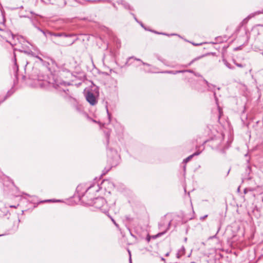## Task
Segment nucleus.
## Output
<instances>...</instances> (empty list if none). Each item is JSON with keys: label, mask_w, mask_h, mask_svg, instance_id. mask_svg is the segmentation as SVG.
<instances>
[{"label": "nucleus", "mask_w": 263, "mask_h": 263, "mask_svg": "<svg viewBox=\"0 0 263 263\" xmlns=\"http://www.w3.org/2000/svg\"><path fill=\"white\" fill-rule=\"evenodd\" d=\"M49 34L53 36L54 37H64V38H66L68 37H71L74 36V34H66L64 33H53V32H49ZM74 41H68L66 39H64L61 41L58 42V43H56L55 41H54V42L59 45L62 46H70L72 45L74 42Z\"/></svg>", "instance_id": "1"}, {"label": "nucleus", "mask_w": 263, "mask_h": 263, "mask_svg": "<svg viewBox=\"0 0 263 263\" xmlns=\"http://www.w3.org/2000/svg\"><path fill=\"white\" fill-rule=\"evenodd\" d=\"M90 203L95 208L100 209L104 213H106L108 211L106 201L105 199L102 197L96 198Z\"/></svg>", "instance_id": "2"}, {"label": "nucleus", "mask_w": 263, "mask_h": 263, "mask_svg": "<svg viewBox=\"0 0 263 263\" xmlns=\"http://www.w3.org/2000/svg\"><path fill=\"white\" fill-rule=\"evenodd\" d=\"M85 98L86 100L91 105H95L96 104L97 101L93 92L91 91H88L85 95Z\"/></svg>", "instance_id": "3"}, {"label": "nucleus", "mask_w": 263, "mask_h": 263, "mask_svg": "<svg viewBox=\"0 0 263 263\" xmlns=\"http://www.w3.org/2000/svg\"><path fill=\"white\" fill-rule=\"evenodd\" d=\"M31 80H33V83L32 84V85L34 87H37V86H42V83L40 82L39 78H37L36 77H30L29 78Z\"/></svg>", "instance_id": "4"}, {"label": "nucleus", "mask_w": 263, "mask_h": 263, "mask_svg": "<svg viewBox=\"0 0 263 263\" xmlns=\"http://www.w3.org/2000/svg\"><path fill=\"white\" fill-rule=\"evenodd\" d=\"M185 249L184 247L182 246L180 249H179L176 254L177 257L179 258L185 254Z\"/></svg>", "instance_id": "5"}, {"label": "nucleus", "mask_w": 263, "mask_h": 263, "mask_svg": "<svg viewBox=\"0 0 263 263\" xmlns=\"http://www.w3.org/2000/svg\"><path fill=\"white\" fill-rule=\"evenodd\" d=\"M199 154H200V153H198V152H196V153H194L193 154L189 156L188 157H187L186 158L184 159L183 162L185 163L188 162L189 161H190L191 160V159H192L193 156H196V155H198Z\"/></svg>", "instance_id": "6"}, {"label": "nucleus", "mask_w": 263, "mask_h": 263, "mask_svg": "<svg viewBox=\"0 0 263 263\" xmlns=\"http://www.w3.org/2000/svg\"><path fill=\"white\" fill-rule=\"evenodd\" d=\"M224 64L229 69H233L234 68V67L232 66V65L225 59H223L222 60Z\"/></svg>", "instance_id": "7"}, {"label": "nucleus", "mask_w": 263, "mask_h": 263, "mask_svg": "<svg viewBox=\"0 0 263 263\" xmlns=\"http://www.w3.org/2000/svg\"><path fill=\"white\" fill-rule=\"evenodd\" d=\"M167 73H172V74H176L177 73H183V72H185V70H177V71H167Z\"/></svg>", "instance_id": "8"}, {"label": "nucleus", "mask_w": 263, "mask_h": 263, "mask_svg": "<svg viewBox=\"0 0 263 263\" xmlns=\"http://www.w3.org/2000/svg\"><path fill=\"white\" fill-rule=\"evenodd\" d=\"M134 59L135 60H137V61L141 62L142 63V64L144 65H147V66L149 65L148 64L142 62L140 59L134 58V57H131V58H128V61L130 60V59Z\"/></svg>", "instance_id": "9"}, {"label": "nucleus", "mask_w": 263, "mask_h": 263, "mask_svg": "<svg viewBox=\"0 0 263 263\" xmlns=\"http://www.w3.org/2000/svg\"><path fill=\"white\" fill-rule=\"evenodd\" d=\"M25 53H28V54H31V55L33 56V57H36L37 59H38L42 62L43 61V59L39 57V56L35 55L34 54V53L32 51H31L30 52H27L25 51Z\"/></svg>", "instance_id": "10"}, {"label": "nucleus", "mask_w": 263, "mask_h": 263, "mask_svg": "<svg viewBox=\"0 0 263 263\" xmlns=\"http://www.w3.org/2000/svg\"><path fill=\"white\" fill-rule=\"evenodd\" d=\"M96 187V191H98V187H99V186L98 185H97L96 186H95V185H92V186H89L88 189H87V190L86 191V192H87L88 190H90L91 188L92 187Z\"/></svg>", "instance_id": "11"}, {"label": "nucleus", "mask_w": 263, "mask_h": 263, "mask_svg": "<svg viewBox=\"0 0 263 263\" xmlns=\"http://www.w3.org/2000/svg\"><path fill=\"white\" fill-rule=\"evenodd\" d=\"M259 12H258L255 13L254 14H251L248 16V18H251L252 17L254 16L255 14H259Z\"/></svg>", "instance_id": "12"}, {"label": "nucleus", "mask_w": 263, "mask_h": 263, "mask_svg": "<svg viewBox=\"0 0 263 263\" xmlns=\"http://www.w3.org/2000/svg\"><path fill=\"white\" fill-rule=\"evenodd\" d=\"M123 5H124V6L125 8L130 9V7H129V5L128 4H126V3H124L123 4Z\"/></svg>", "instance_id": "13"}, {"label": "nucleus", "mask_w": 263, "mask_h": 263, "mask_svg": "<svg viewBox=\"0 0 263 263\" xmlns=\"http://www.w3.org/2000/svg\"><path fill=\"white\" fill-rule=\"evenodd\" d=\"M184 70H185V72H191V73H194V72L192 70H191V69Z\"/></svg>", "instance_id": "14"}, {"label": "nucleus", "mask_w": 263, "mask_h": 263, "mask_svg": "<svg viewBox=\"0 0 263 263\" xmlns=\"http://www.w3.org/2000/svg\"><path fill=\"white\" fill-rule=\"evenodd\" d=\"M236 65L237 66V67H243V65L241 64H239V63H235Z\"/></svg>", "instance_id": "15"}, {"label": "nucleus", "mask_w": 263, "mask_h": 263, "mask_svg": "<svg viewBox=\"0 0 263 263\" xmlns=\"http://www.w3.org/2000/svg\"><path fill=\"white\" fill-rule=\"evenodd\" d=\"M165 233V232H162V233H159L157 234V236H161L163 234H164V233Z\"/></svg>", "instance_id": "16"}, {"label": "nucleus", "mask_w": 263, "mask_h": 263, "mask_svg": "<svg viewBox=\"0 0 263 263\" xmlns=\"http://www.w3.org/2000/svg\"><path fill=\"white\" fill-rule=\"evenodd\" d=\"M208 217V215H206L204 216L203 217H201V218H200V219H201V220H203V219H205L206 217Z\"/></svg>", "instance_id": "17"}, {"label": "nucleus", "mask_w": 263, "mask_h": 263, "mask_svg": "<svg viewBox=\"0 0 263 263\" xmlns=\"http://www.w3.org/2000/svg\"><path fill=\"white\" fill-rule=\"evenodd\" d=\"M6 33L8 35H10V36H13V34L10 32H7Z\"/></svg>", "instance_id": "18"}, {"label": "nucleus", "mask_w": 263, "mask_h": 263, "mask_svg": "<svg viewBox=\"0 0 263 263\" xmlns=\"http://www.w3.org/2000/svg\"><path fill=\"white\" fill-rule=\"evenodd\" d=\"M107 183H108V180H104L103 183H102V184H106Z\"/></svg>", "instance_id": "19"}, {"label": "nucleus", "mask_w": 263, "mask_h": 263, "mask_svg": "<svg viewBox=\"0 0 263 263\" xmlns=\"http://www.w3.org/2000/svg\"><path fill=\"white\" fill-rule=\"evenodd\" d=\"M107 114H108V116L109 120H110V114H109V112H108V109H107Z\"/></svg>", "instance_id": "20"}, {"label": "nucleus", "mask_w": 263, "mask_h": 263, "mask_svg": "<svg viewBox=\"0 0 263 263\" xmlns=\"http://www.w3.org/2000/svg\"><path fill=\"white\" fill-rule=\"evenodd\" d=\"M194 74L196 76H197V77H200V75L199 74V73H194Z\"/></svg>", "instance_id": "21"}, {"label": "nucleus", "mask_w": 263, "mask_h": 263, "mask_svg": "<svg viewBox=\"0 0 263 263\" xmlns=\"http://www.w3.org/2000/svg\"><path fill=\"white\" fill-rule=\"evenodd\" d=\"M128 253H129V255H130V251L129 250H128ZM129 261H130V263H131L132 261H131V257H130L129 258Z\"/></svg>", "instance_id": "22"}, {"label": "nucleus", "mask_w": 263, "mask_h": 263, "mask_svg": "<svg viewBox=\"0 0 263 263\" xmlns=\"http://www.w3.org/2000/svg\"><path fill=\"white\" fill-rule=\"evenodd\" d=\"M10 95H11V93H10V92H9V91H8V93H7V97H9V96H10Z\"/></svg>", "instance_id": "23"}, {"label": "nucleus", "mask_w": 263, "mask_h": 263, "mask_svg": "<svg viewBox=\"0 0 263 263\" xmlns=\"http://www.w3.org/2000/svg\"><path fill=\"white\" fill-rule=\"evenodd\" d=\"M247 192V190L246 189L244 190V193L246 194Z\"/></svg>", "instance_id": "24"}, {"label": "nucleus", "mask_w": 263, "mask_h": 263, "mask_svg": "<svg viewBox=\"0 0 263 263\" xmlns=\"http://www.w3.org/2000/svg\"><path fill=\"white\" fill-rule=\"evenodd\" d=\"M15 67H16V70H18V66L16 65V63L15 64Z\"/></svg>", "instance_id": "25"}, {"label": "nucleus", "mask_w": 263, "mask_h": 263, "mask_svg": "<svg viewBox=\"0 0 263 263\" xmlns=\"http://www.w3.org/2000/svg\"><path fill=\"white\" fill-rule=\"evenodd\" d=\"M111 220L112 221L114 222V224H115L116 222H115V221L112 219L111 218Z\"/></svg>", "instance_id": "26"}, {"label": "nucleus", "mask_w": 263, "mask_h": 263, "mask_svg": "<svg viewBox=\"0 0 263 263\" xmlns=\"http://www.w3.org/2000/svg\"><path fill=\"white\" fill-rule=\"evenodd\" d=\"M107 140H108V138H109V134H107Z\"/></svg>", "instance_id": "27"}, {"label": "nucleus", "mask_w": 263, "mask_h": 263, "mask_svg": "<svg viewBox=\"0 0 263 263\" xmlns=\"http://www.w3.org/2000/svg\"><path fill=\"white\" fill-rule=\"evenodd\" d=\"M216 235H215L214 236H213L211 237V238H215V237H216Z\"/></svg>", "instance_id": "28"}, {"label": "nucleus", "mask_w": 263, "mask_h": 263, "mask_svg": "<svg viewBox=\"0 0 263 263\" xmlns=\"http://www.w3.org/2000/svg\"><path fill=\"white\" fill-rule=\"evenodd\" d=\"M205 82H206V83L207 85H208V86H209V83H208L206 81H205Z\"/></svg>", "instance_id": "29"}, {"label": "nucleus", "mask_w": 263, "mask_h": 263, "mask_svg": "<svg viewBox=\"0 0 263 263\" xmlns=\"http://www.w3.org/2000/svg\"><path fill=\"white\" fill-rule=\"evenodd\" d=\"M193 44V45H196V46L199 45V44ZM200 45H201V44H200Z\"/></svg>", "instance_id": "30"}, {"label": "nucleus", "mask_w": 263, "mask_h": 263, "mask_svg": "<svg viewBox=\"0 0 263 263\" xmlns=\"http://www.w3.org/2000/svg\"><path fill=\"white\" fill-rule=\"evenodd\" d=\"M169 255V253H167L165 255L166 256H168Z\"/></svg>", "instance_id": "31"}, {"label": "nucleus", "mask_w": 263, "mask_h": 263, "mask_svg": "<svg viewBox=\"0 0 263 263\" xmlns=\"http://www.w3.org/2000/svg\"><path fill=\"white\" fill-rule=\"evenodd\" d=\"M1 35V36L3 37H6L4 35L2 34Z\"/></svg>", "instance_id": "32"}, {"label": "nucleus", "mask_w": 263, "mask_h": 263, "mask_svg": "<svg viewBox=\"0 0 263 263\" xmlns=\"http://www.w3.org/2000/svg\"><path fill=\"white\" fill-rule=\"evenodd\" d=\"M80 187V186H78V187H77V190H78V191L79 190Z\"/></svg>", "instance_id": "33"}, {"label": "nucleus", "mask_w": 263, "mask_h": 263, "mask_svg": "<svg viewBox=\"0 0 263 263\" xmlns=\"http://www.w3.org/2000/svg\"><path fill=\"white\" fill-rule=\"evenodd\" d=\"M115 224V226H116L117 227H118V224H117L116 223Z\"/></svg>", "instance_id": "34"}, {"label": "nucleus", "mask_w": 263, "mask_h": 263, "mask_svg": "<svg viewBox=\"0 0 263 263\" xmlns=\"http://www.w3.org/2000/svg\"><path fill=\"white\" fill-rule=\"evenodd\" d=\"M261 201L263 202V196L261 197Z\"/></svg>", "instance_id": "35"}, {"label": "nucleus", "mask_w": 263, "mask_h": 263, "mask_svg": "<svg viewBox=\"0 0 263 263\" xmlns=\"http://www.w3.org/2000/svg\"><path fill=\"white\" fill-rule=\"evenodd\" d=\"M187 240V238H185V239H184V241H186Z\"/></svg>", "instance_id": "36"}, {"label": "nucleus", "mask_w": 263, "mask_h": 263, "mask_svg": "<svg viewBox=\"0 0 263 263\" xmlns=\"http://www.w3.org/2000/svg\"><path fill=\"white\" fill-rule=\"evenodd\" d=\"M193 62V61H191V62L190 63L189 65H190L191 63H192Z\"/></svg>", "instance_id": "37"}, {"label": "nucleus", "mask_w": 263, "mask_h": 263, "mask_svg": "<svg viewBox=\"0 0 263 263\" xmlns=\"http://www.w3.org/2000/svg\"><path fill=\"white\" fill-rule=\"evenodd\" d=\"M4 235V234L0 235V236Z\"/></svg>", "instance_id": "38"}]
</instances>
